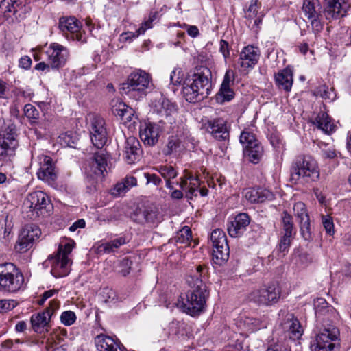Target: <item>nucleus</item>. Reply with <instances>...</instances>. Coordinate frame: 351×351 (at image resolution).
Segmentation results:
<instances>
[{"instance_id": "obj_1", "label": "nucleus", "mask_w": 351, "mask_h": 351, "mask_svg": "<svg viewBox=\"0 0 351 351\" xmlns=\"http://www.w3.org/2000/svg\"><path fill=\"white\" fill-rule=\"evenodd\" d=\"M206 270V268L203 265L196 267L195 273L187 279L191 289L189 290L184 296H180V299L176 303L177 307L191 316L199 315L206 306L208 293L206 285L200 279Z\"/></svg>"}, {"instance_id": "obj_2", "label": "nucleus", "mask_w": 351, "mask_h": 351, "mask_svg": "<svg viewBox=\"0 0 351 351\" xmlns=\"http://www.w3.org/2000/svg\"><path fill=\"white\" fill-rule=\"evenodd\" d=\"M211 88V72L208 68L202 66L186 79L183 93L187 101L195 102L207 97Z\"/></svg>"}, {"instance_id": "obj_3", "label": "nucleus", "mask_w": 351, "mask_h": 351, "mask_svg": "<svg viewBox=\"0 0 351 351\" xmlns=\"http://www.w3.org/2000/svg\"><path fill=\"white\" fill-rule=\"evenodd\" d=\"M291 180L295 184H307L317 181L319 169L317 161L309 155L295 158L291 167Z\"/></svg>"}, {"instance_id": "obj_4", "label": "nucleus", "mask_w": 351, "mask_h": 351, "mask_svg": "<svg viewBox=\"0 0 351 351\" xmlns=\"http://www.w3.org/2000/svg\"><path fill=\"white\" fill-rule=\"evenodd\" d=\"M121 88L130 97L139 99L154 88V84L149 74L138 69L130 73Z\"/></svg>"}, {"instance_id": "obj_5", "label": "nucleus", "mask_w": 351, "mask_h": 351, "mask_svg": "<svg viewBox=\"0 0 351 351\" xmlns=\"http://www.w3.org/2000/svg\"><path fill=\"white\" fill-rule=\"evenodd\" d=\"M74 244L73 241L65 244L61 243L56 254L49 256L46 262L51 265V273L54 277L62 278L69 274L71 262L69 255L72 252Z\"/></svg>"}, {"instance_id": "obj_6", "label": "nucleus", "mask_w": 351, "mask_h": 351, "mask_svg": "<svg viewBox=\"0 0 351 351\" xmlns=\"http://www.w3.org/2000/svg\"><path fill=\"white\" fill-rule=\"evenodd\" d=\"M24 207L29 208L31 214L29 217L31 219L39 216H49L53 210V205L49 197L41 191L29 193L24 202Z\"/></svg>"}, {"instance_id": "obj_7", "label": "nucleus", "mask_w": 351, "mask_h": 351, "mask_svg": "<svg viewBox=\"0 0 351 351\" xmlns=\"http://www.w3.org/2000/svg\"><path fill=\"white\" fill-rule=\"evenodd\" d=\"M281 290L279 285L272 282L261 286L252 291L247 296L249 301L258 306H271L277 303L280 298Z\"/></svg>"}, {"instance_id": "obj_8", "label": "nucleus", "mask_w": 351, "mask_h": 351, "mask_svg": "<svg viewBox=\"0 0 351 351\" xmlns=\"http://www.w3.org/2000/svg\"><path fill=\"white\" fill-rule=\"evenodd\" d=\"M40 53L45 54L46 60L52 64V70H58L63 67L70 57L69 49L56 42L51 43L48 46L39 48Z\"/></svg>"}, {"instance_id": "obj_9", "label": "nucleus", "mask_w": 351, "mask_h": 351, "mask_svg": "<svg viewBox=\"0 0 351 351\" xmlns=\"http://www.w3.org/2000/svg\"><path fill=\"white\" fill-rule=\"evenodd\" d=\"M23 282V275L14 264H1V289L8 292H16L21 288Z\"/></svg>"}, {"instance_id": "obj_10", "label": "nucleus", "mask_w": 351, "mask_h": 351, "mask_svg": "<svg viewBox=\"0 0 351 351\" xmlns=\"http://www.w3.org/2000/svg\"><path fill=\"white\" fill-rule=\"evenodd\" d=\"M87 120L91 142L95 147L101 149L107 142L105 121L97 114H89Z\"/></svg>"}, {"instance_id": "obj_11", "label": "nucleus", "mask_w": 351, "mask_h": 351, "mask_svg": "<svg viewBox=\"0 0 351 351\" xmlns=\"http://www.w3.org/2000/svg\"><path fill=\"white\" fill-rule=\"evenodd\" d=\"M210 241L213 246V259L215 263L221 265L228 261L230 254L225 232L220 229L214 230L210 234Z\"/></svg>"}, {"instance_id": "obj_12", "label": "nucleus", "mask_w": 351, "mask_h": 351, "mask_svg": "<svg viewBox=\"0 0 351 351\" xmlns=\"http://www.w3.org/2000/svg\"><path fill=\"white\" fill-rule=\"evenodd\" d=\"M58 28L67 40H77L81 43L86 41V36L82 30L81 23L73 16L60 18Z\"/></svg>"}, {"instance_id": "obj_13", "label": "nucleus", "mask_w": 351, "mask_h": 351, "mask_svg": "<svg viewBox=\"0 0 351 351\" xmlns=\"http://www.w3.org/2000/svg\"><path fill=\"white\" fill-rule=\"evenodd\" d=\"M154 112L165 117L167 122L173 124L178 115L176 104L162 95H158L151 103Z\"/></svg>"}, {"instance_id": "obj_14", "label": "nucleus", "mask_w": 351, "mask_h": 351, "mask_svg": "<svg viewBox=\"0 0 351 351\" xmlns=\"http://www.w3.org/2000/svg\"><path fill=\"white\" fill-rule=\"evenodd\" d=\"M339 335V330L334 326L324 328L311 343L312 351H332V341L337 339Z\"/></svg>"}, {"instance_id": "obj_15", "label": "nucleus", "mask_w": 351, "mask_h": 351, "mask_svg": "<svg viewBox=\"0 0 351 351\" xmlns=\"http://www.w3.org/2000/svg\"><path fill=\"white\" fill-rule=\"evenodd\" d=\"M41 234L40 229L36 225L28 224L25 226L18 237L14 246L16 252L25 253L32 247L35 240Z\"/></svg>"}, {"instance_id": "obj_16", "label": "nucleus", "mask_w": 351, "mask_h": 351, "mask_svg": "<svg viewBox=\"0 0 351 351\" xmlns=\"http://www.w3.org/2000/svg\"><path fill=\"white\" fill-rule=\"evenodd\" d=\"M29 0H3L1 10H4L3 18L8 23H13L14 19L22 17L29 12Z\"/></svg>"}, {"instance_id": "obj_17", "label": "nucleus", "mask_w": 351, "mask_h": 351, "mask_svg": "<svg viewBox=\"0 0 351 351\" xmlns=\"http://www.w3.org/2000/svg\"><path fill=\"white\" fill-rule=\"evenodd\" d=\"M293 210L300 225L301 236L305 241H311L313 238L312 231L306 205L302 202H295Z\"/></svg>"}, {"instance_id": "obj_18", "label": "nucleus", "mask_w": 351, "mask_h": 351, "mask_svg": "<svg viewBox=\"0 0 351 351\" xmlns=\"http://www.w3.org/2000/svg\"><path fill=\"white\" fill-rule=\"evenodd\" d=\"M59 308L57 301H50L49 306L43 312L34 314L31 317V324L33 330L36 332H42L49 325L53 314Z\"/></svg>"}, {"instance_id": "obj_19", "label": "nucleus", "mask_w": 351, "mask_h": 351, "mask_svg": "<svg viewBox=\"0 0 351 351\" xmlns=\"http://www.w3.org/2000/svg\"><path fill=\"white\" fill-rule=\"evenodd\" d=\"M320 5L318 0H304L302 11L304 16L310 21L315 32H319L323 28Z\"/></svg>"}, {"instance_id": "obj_20", "label": "nucleus", "mask_w": 351, "mask_h": 351, "mask_svg": "<svg viewBox=\"0 0 351 351\" xmlns=\"http://www.w3.org/2000/svg\"><path fill=\"white\" fill-rule=\"evenodd\" d=\"M202 128L218 141L229 139L230 132L226 121L221 118L209 119L202 124Z\"/></svg>"}, {"instance_id": "obj_21", "label": "nucleus", "mask_w": 351, "mask_h": 351, "mask_svg": "<svg viewBox=\"0 0 351 351\" xmlns=\"http://www.w3.org/2000/svg\"><path fill=\"white\" fill-rule=\"evenodd\" d=\"M279 315L285 317L280 325L289 338L293 340L299 339L304 330L298 319L293 314L287 313L284 311H280Z\"/></svg>"}, {"instance_id": "obj_22", "label": "nucleus", "mask_w": 351, "mask_h": 351, "mask_svg": "<svg viewBox=\"0 0 351 351\" xmlns=\"http://www.w3.org/2000/svg\"><path fill=\"white\" fill-rule=\"evenodd\" d=\"M39 169L37 172L38 178L49 184L56 179L54 165L50 156L41 154L37 156Z\"/></svg>"}, {"instance_id": "obj_23", "label": "nucleus", "mask_w": 351, "mask_h": 351, "mask_svg": "<svg viewBox=\"0 0 351 351\" xmlns=\"http://www.w3.org/2000/svg\"><path fill=\"white\" fill-rule=\"evenodd\" d=\"M324 14L326 19L344 16L351 6V0H325Z\"/></svg>"}, {"instance_id": "obj_24", "label": "nucleus", "mask_w": 351, "mask_h": 351, "mask_svg": "<svg viewBox=\"0 0 351 351\" xmlns=\"http://www.w3.org/2000/svg\"><path fill=\"white\" fill-rule=\"evenodd\" d=\"M242 195L243 199L250 204H260L274 199V194L263 187L245 189Z\"/></svg>"}, {"instance_id": "obj_25", "label": "nucleus", "mask_w": 351, "mask_h": 351, "mask_svg": "<svg viewBox=\"0 0 351 351\" xmlns=\"http://www.w3.org/2000/svg\"><path fill=\"white\" fill-rule=\"evenodd\" d=\"M160 132V128L156 123L149 121H143L140 124V138L146 145H154L158 141Z\"/></svg>"}, {"instance_id": "obj_26", "label": "nucleus", "mask_w": 351, "mask_h": 351, "mask_svg": "<svg viewBox=\"0 0 351 351\" xmlns=\"http://www.w3.org/2000/svg\"><path fill=\"white\" fill-rule=\"evenodd\" d=\"M179 185L180 188L186 192V197L189 199H192L193 197H196L198 192H199L202 197H205L208 195V190L206 188H200L199 190L200 186L199 180L198 178L191 175L182 178Z\"/></svg>"}, {"instance_id": "obj_27", "label": "nucleus", "mask_w": 351, "mask_h": 351, "mask_svg": "<svg viewBox=\"0 0 351 351\" xmlns=\"http://www.w3.org/2000/svg\"><path fill=\"white\" fill-rule=\"evenodd\" d=\"M5 132L3 140L1 142V157L3 156H8L9 158L6 165L10 167V158L14 156L15 149L18 145L15 138V128L13 125L8 126Z\"/></svg>"}, {"instance_id": "obj_28", "label": "nucleus", "mask_w": 351, "mask_h": 351, "mask_svg": "<svg viewBox=\"0 0 351 351\" xmlns=\"http://www.w3.org/2000/svg\"><path fill=\"white\" fill-rule=\"evenodd\" d=\"M260 55L258 48L253 45H247L241 51L238 62L243 71L253 69L258 63Z\"/></svg>"}, {"instance_id": "obj_29", "label": "nucleus", "mask_w": 351, "mask_h": 351, "mask_svg": "<svg viewBox=\"0 0 351 351\" xmlns=\"http://www.w3.org/2000/svg\"><path fill=\"white\" fill-rule=\"evenodd\" d=\"M141 144L137 138L129 136L126 138L124 147V158L127 163L134 164L140 158Z\"/></svg>"}, {"instance_id": "obj_30", "label": "nucleus", "mask_w": 351, "mask_h": 351, "mask_svg": "<svg viewBox=\"0 0 351 351\" xmlns=\"http://www.w3.org/2000/svg\"><path fill=\"white\" fill-rule=\"evenodd\" d=\"M250 217L246 213L237 215L228 226V232L231 237H239L245 231L250 223Z\"/></svg>"}, {"instance_id": "obj_31", "label": "nucleus", "mask_w": 351, "mask_h": 351, "mask_svg": "<svg viewBox=\"0 0 351 351\" xmlns=\"http://www.w3.org/2000/svg\"><path fill=\"white\" fill-rule=\"evenodd\" d=\"M241 324L243 328L249 332H254L261 328H266L268 324V319L263 315L259 317H244L241 318Z\"/></svg>"}, {"instance_id": "obj_32", "label": "nucleus", "mask_w": 351, "mask_h": 351, "mask_svg": "<svg viewBox=\"0 0 351 351\" xmlns=\"http://www.w3.org/2000/svg\"><path fill=\"white\" fill-rule=\"evenodd\" d=\"M276 84L280 88H282L286 92L291 90L293 85V72L289 67L278 71L275 75Z\"/></svg>"}, {"instance_id": "obj_33", "label": "nucleus", "mask_w": 351, "mask_h": 351, "mask_svg": "<svg viewBox=\"0 0 351 351\" xmlns=\"http://www.w3.org/2000/svg\"><path fill=\"white\" fill-rule=\"evenodd\" d=\"M96 346L99 351H123V348L120 346V343L108 336H97Z\"/></svg>"}, {"instance_id": "obj_34", "label": "nucleus", "mask_w": 351, "mask_h": 351, "mask_svg": "<svg viewBox=\"0 0 351 351\" xmlns=\"http://www.w3.org/2000/svg\"><path fill=\"white\" fill-rule=\"evenodd\" d=\"M317 128L326 134H329L335 130V125L331 121V119L324 112H320L317 115L315 122Z\"/></svg>"}, {"instance_id": "obj_35", "label": "nucleus", "mask_w": 351, "mask_h": 351, "mask_svg": "<svg viewBox=\"0 0 351 351\" xmlns=\"http://www.w3.org/2000/svg\"><path fill=\"white\" fill-rule=\"evenodd\" d=\"M135 215L136 218L134 219V220L137 221L138 223L146 222L154 224L159 221L157 212L151 208H146L143 211L139 210L136 211Z\"/></svg>"}, {"instance_id": "obj_36", "label": "nucleus", "mask_w": 351, "mask_h": 351, "mask_svg": "<svg viewBox=\"0 0 351 351\" xmlns=\"http://www.w3.org/2000/svg\"><path fill=\"white\" fill-rule=\"evenodd\" d=\"M244 156L252 162L256 164L263 155V147L260 143L243 149Z\"/></svg>"}, {"instance_id": "obj_37", "label": "nucleus", "mask_w": 351, "mask_h": 351, "mask_svg": "<svg viewBox=\"0 0 351 351\" xmlns=\"http://www.w3.org/2000/svg\"><path fill=\"white\" fill-rule=\"evenodd\" d=\"M125 243V239L123 237H119L109 242L103 243L97 248L99 254H109L114 252L117 249Z\"/></svg>"}, {"instance_id": "obj_38", "label": "nucleus", "mask_w": 351, "mask_h": 351, "mask_svg": "<svg viewBox=\"0 0 351 351\" xmlns=\"http://www.w3.org/2000/svg\"><path fill=\"white\" fill-rule=\"evenodd\" d=\"M106 165L107 159L105 154L103 153L95 154L92 162V169L94 173L97 176L103 175L104 172L106 171Z\"/></svg>"}, {"instance_id": "obj_39", "label": "nucleus", "mask_w": 351, "mask_h": 351, "mask_svg": "<svg viewBox=\"0 0 351 351\" xmlns=\"http://www.w3.org/2000/svg\"><path fill=\"white\" fill-rule=\"evenodd\" d=\"M156 19V13H151L147 20L144 21L141 27L135 32H128L125 33L127 36L126 39L136 38L138 36L143 34L146 30L151 29L153 27L152 23Z\"/></svg>"}, {"instance_id": "obj_40", "label": "nucleus", "mask_w": 351, "mask_h": 351, "mask_svg": "<svg viewBox=\"0 0 351 351\" xmlns=\"http://www.w3.org/2000/svg\"><path fill=\"white\" fill-rule=\"evenodd\" d=\"M174 241L176 243H181L185 245H189L192 241L191 230L188 226H184L178 232H177L176 236L171 239V241Z\"/></svg>"}, {"instance_id": "obj_41", "label": "nucleus", "mask_w": 351, "mask_h": 351, "mask_svg": "<svg viewBox=\"0 0 351 351\" xmlns=\"http://www.w3.org/2000/svg\"><path fill=\"white\" fill-rule=\"evenodd\" d=\"M110 106L112 113L117 117L123 118L128 112V106L119 98L112 99Z\"/></svg>"}, {"instance_id": "obj_42", "label": "nucleus", "mask_w": 351, "mask_h": 351, "mask_svg": "<svg viewBox=\"0 0 351 351\" xmlns=\"http://www.w3.org/2000/svg\"><path fill=\"white\" fill-rule=\"evenodd\" d=\"M234 97V93L230 86H221L216 95V100L218 103L223 104L230 101Z\"/></svg>"}, {"instance_id": "obj_43", "label": "nucleus", "mask_w": 351, "mask_h": 351, "mask_svg": "<svg viewBox=\"0 0 351 351\" xmlns=\"http://www.w3.org/2000/svg\"><path fill=\"white\" fill-rule=\"evenodd\" d=\"M239 141L243 145V149L259 143L254 134L248 130H244L241 132Z\"/></svg>"}, {"instance_id": "obj_44", "label": "nucleus", "mask_w": 351, "mask_h": 351, "mask_svg": "<svg viewBox=\"0 0 351 351\" xmlns=\"http://www.w3.org/2000/svg\"><path fill=\"white\" fill-rule=\"evenodd\" d=\"M295 233H282L279 241V251L283 254L288 252Z\"/></svg>"}, {"instance_id": "obj_45", "label": "nucleus", "mask_w": 351, "mask_h": 351, "mask_svg": "<svg viewBox=\"0 0 351 351\" xmlns=\"http://www.w3.org/2000/svg\"><path fill=\"white\" fill-rule=\"evenodd\" d=\"M282 233H295L292 216L284 211L282 217Z\"/></svg>"}, {"instance_id": "obj_46", "label": "nucleus", "mask_w": 351, "mask_h": 351, "mask_svg": "<svg viewBox=\"0 0 351 351\" xmlns=\"http://www.w3.org/2000/svg\"><path fill=\"white\" fill-rule=\"evenodd\" d=\"M180 323L177 321H173L169 324L167 328L163 329L164 335L162 336V340L173 337L179 333Z\"/></svg>"}, {"instance_id": "obj_47", "label": "nucleus", "mask_w": 351, "mask_h": 351, "mask_svg": "<svg viewBox=\"0 0 351 351\" xmlns=\"http://www.w3.org/2000/svg\"><path fill=\"white\" fill-rule=\"evenodd\" d=\"M157 171L165 180L173 179L178 176L177 171L171 166L161 165L157 168Z\"/></svg>"}, {"instance_id": "obj_48", "label": "nucleus", "mask_w": 351, "mask_h": 351, "mask_svg": "<svg viewBox=\"0 0 351 351\" xmlns=\"http://www.w3.org/2000/svg\"><path fill=\"white\" fill-rule=\"evenodd\" d=\"M132 261L127 258L119 261L116 266V271L123 276H126L130 272Z\"/></svg>"}, {"instance_id": "obj_49", "label": "nucleus", "mask_w": 351, "mask_h": 351, "mask_svg": "<svg viewBox=\"0 0 351 351\" xmlns=\"http://www.w3.org/2000/svg\"><path fill=\"white\" fill-rule=\"evenodd\" d=\"M317 95L324 99L333 101L335 98V93L332 88H329L326 85L320 86L317 90Z\"/></svg>"}, {"instance_id": "obj_50", "label": "nucleus", "mask_w": 351, "mask_h": 351, "mask_svg": "<svg viewBox=\"0 0 351 351\" xmlns=\"http://www.w3.org/2000/svg\"><path fill=\"white\" fill-rule=\"evenodd\" d=\"M101 297L103 298V301L106 304H112L114 303L117 300L116 293L114 290L109 288H104L101 293Z\"/></svg>"}, {"instance_id": "obj_51", "label": "nucleus", "mask_w": 351, "mask_h": 351, "mask_svg": "<svg viewBox=\"0 0 351 351\" xmlns=\"http://www.w3.org/2000/svg\"><path fill=\"white\" fill-rule=\"evenodd\" d=\"M258 7L256 4V0L252 1L248 9L245 12V17L249 20V25L252 23V20L258 15Z\"/></svg>"}, {"instance_id": "obj_52", "label": "nucleus", "mask_w": 351, "mask_h": 351, "mask_svg": "<svg viewBox=\"0 0 351 351\" xmlns=\"http://www.w3.org/2000/svg\"><path fill=\"white\" fill-rule=\"evenodd\" d=\"M60 320L65 326H71L75 322L76 315L71 311H64L61 314Z\"/></svg>"}, {"instance_id": "obj_53", "label": "nucleus", "mask_w": 351, "mask_h": 351, "mask_svg": "<svg viewBox=\"0 0 351 351\" xmlns=\"http://www.w3.org/2000/svg\"><path fill=\"white\" fill-rule=\"evenodd\" d=\"M12 228H13L12 218L9 217V216H7L5 219V228H4V239L7 241H10V240L13 237Z\"/></svg>"}, {"instance_id": "obj_54", "label": "nucleus", "mask_w": 351, "mask_h": 351, "mask_svg": "<svg viewBox=\"0 0 351 351\" xmlns=\"http://www.w3.org/2000/svg\"><path fill=\"white\" fill-rule=\"evenodd\" d=\"M24 114L29 119H37L39 117L38 110L30 104L24 106Z\"/></svg>"}, {"instance_id": "obj_55", "label": "nucleus", "mask_w": 351, "mask_h": 351, "mask_svg": "<svg viewBox=\"0 0 351 351\" xmlns=\"http://www.w3.org/2000/svg\"><path fill=\"white\" fill-rule=\"evenodd\" d=\"M179 147V141L175 136H171L169 138L167 147L165 150V154H171L177 150Z\"/></svg>"}, {"instance_id": "obj_56", "label": "nucleus", "mask_w": 351, "mask_h": 351, "mask_svg": "<svg viewBox=\"0 0 351 351\" xmlns=\"http://www.w3.org/2000/svg\"><path fill=\"white\" fill-rule=\"evenodd\" d=\"M322 223L326 232L328 234L332 235L334 233V223L332 218L329 216H323Z\"/></svg>"}, {"instance_id": "obj_57", "label": "nucleus", "mask_w": 351, "mask_h": 351, "mask_svg": "<svg viewBox=\"0 0 351 351\" xmlns=\"http://www.w3.org/2000/svg\"><path fill=\"white\" fill-rule=\"evenodd\" d=\"M45 348L47 351H64V349L62 347L57 346L55 337L53 336H51L47 338L45 342Z\"/></svg>"}, {"instance_id": "obj_58", "label": "nucleus", "mask_w": 351, "mask_h": 351, "mask_svg": "<svg viewBox=\"0 0 351 351\" xmlns=\"http://www.w3.org/2000/svg\"><path fill=\"white\" fill-rule=\"evenodd\" d=\"M128 189L126 185L122 182L117 183L114 188L111 190L112 195L117 197L125 193Z\"/></svg>"}, {"instance_id": "obj_59", "label": "nucleus", "mask_w": 351, "mask_h": 351, "mask_svg": "<svg viewBox=\"0 0 351 351\" xmlns=\"http://www.w3.org/2000/svg\"><path fill=\"white\" fill-rule=\"evenodd\" d=\"M312 261L310 254L306 251H300L298 254V262L302 265H307Z\"/></svg>"}, {"instance_id": "obj_60", "label": "nucleus", "mask_w": 351, "mask_h": 351, "mask_svg": "<svg viewBox=\"0 0 351 351\" xmlns=\"http://www.w3.org/2000/svg\"><path fill=\"white\" fill-rule=\"evenodd\" d=\"M17 304V302L14 300H1V311H10L16 307Z\"/></svg>"}, {"instance_id": "obj_61", "label": "nucleus", "mask_w": 351, "mask_h": 351, "mask_svg": "<svg viewBox=\"0 0 351 351\" xmlns=\"http://www.w3.org/2000/svg\"><path fill=\"white\" fill-rule=\"evenodd\" d=\"M234 80V72L228 69L226 71L221 86H230V83Z\"/></svg>"}, {"instance_id": "obj_62", "label": "nucleus", "mask_w": 351, "mask_h": 351, "mask_svg": "<svg viewBox=\"0 0 351 351\" xmlns=\"http://www.w3.org/2000/svg\"><path fill=\"white\" fill-rule=\"evenodd\" d=\"M219 51L222 53L223 58L227 59L230 56L229 44L224 40H220Z\"/></svg>"}, {"instance_id": "obj_63", "label": "nucleus", "mask_w": 351, "mask_h": 351, "mask_svg": "<svg viewBox=\"0 0 351 351\" xmlns=\"http://www.w3.org/2000/svg\"><path fill=\"white\" fill-rule=\"evenodd\" d=\"M184 27L186 29L187 34L192 38H196L199 36V32L197 26L184 24Z\"/></svg>"}, {"instance_id": "obj_64", "label": "nucleus", "mask_w": 351, "mask_h": 351, "mask_svg": "<svg viewBox=\"0 0 351 351\" xmlns=\"http://www.w3.org/2000/svg\"><path fill=\"white\" fill-rule=\"evenodd\" d=\"M145 178L147 180V184L152 182L155 185H159L162 180L161 179L157 176L156 174H150L149 173H144Z\"/></svg>"}]
</instances>
